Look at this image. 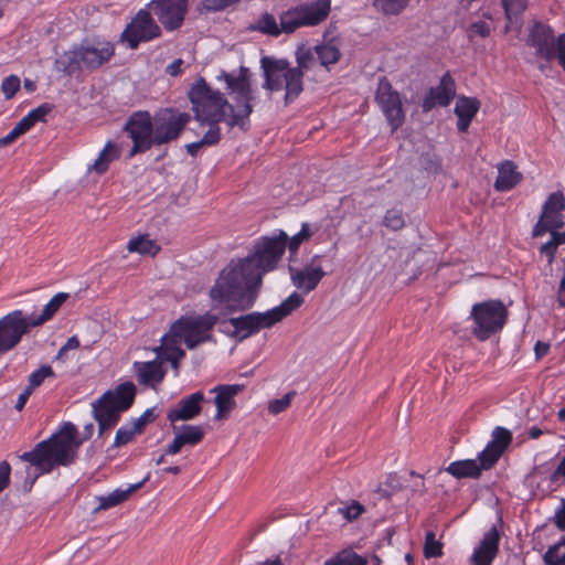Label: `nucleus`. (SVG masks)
<instances>
[{"label":"nucleus","instance_id":"nucleus-61","mask_svg":"<svg viewBox=\"0 0 565 565\" xmlns=\"http://www.w3.org/2000/svg\"><path fill=\"white\" fill-rule=\"evenodd\" d=\"M152 38H121L122 43L130 50H136L141 41H149Z\"/></svg>","mask_w":565,"mask_h":565},{"label":"nucleus","instance_id":"nucleus-50","mask_svg":"<svg viewBox=\"0 0 565 565\" xmlns=\"http://www.w3.org/2000/svg\"><path fill=\"white\" fill-rule=\"evenodd\" d=\"M364 511V507L358 501H352L349 505L338 508V513L341 514L345 521L358 519Z\"/></svg>","mask_w":565,"mask_h":565},{"label":"nucleus","instance_id":"nucleus-39","mask_svg":"<svg viewBox=\"0 0 565 565\" xmlns=\"http://www.w3.org/2000/svg\"><path fill=\"white\" fill-rule=\"evenodd\" d=\"M543 561L545 565H565V544H562V540L547 548Z\"/></svg>","mask_w":565,"mask_h":565},{"label":"nucleus","instance_id":"nucleus-30","mask_svg":"<svg viewBox=\"0 0 565 565\" xmlns=\"http://www.w3.org/2000/svg\"><path fill=\"white\" fill-rule=\"evenodd\" d=\"M446 472L451 475L452 477L457 479H465V478H479L482 473L478 461L475 459H465V460H457L451 463L445 469Z\"/></svg>","mask_w":565,"mask_h":565},{"label":"nucleus","instance_id":"nucleus-32","mask_svg":"<svg viewBox=\"0 0 565 565\" xmlns=\"http://www.w3.org/2000/svg\"><path fill=\"white\" fill-rule=\"evenodd\" d=\"M310 50L316 57V65L320 64L326 68H328L332 64H335L341 56L339 49L331 42L316 45L313 49Z\"/></svg>","mask_w":565,"mask_h":565},{"label":"nucleus","instance_id":"nucleus-45","mask_svg":"<svg viewBox=\"0 0 565 565\" xmlns=\"http://www.w3.org/2000/svg\"><path fill=\"white\" fill-rule=\"evenodd\" d=\"M424 555L426 558L440 557L443 555V544L436 540L435 533L429 531L425 536Z\"/></svg>","mask_w":565,"mask_h":565},{"label":"nucleus","instance_id":"nucleus-2","mask_svg":"<svg viewBox=\"0 0 565 565\" xmlns=\"http://www.w3.org/2000/svg\"><path fill=\"white\" fill-rule=\"evenodd\" d=\"M250 77L252 73L245 66L233 72L222 71L216 76L217 81L225 83V89L235 100L237 110L223 93L213 89L203 77H200L189 92L194 118L201 125L205 121L223 120L230 128L238 127L246 132L250 127L249 116L257 99Z\"/></svg>","mask_w":565,"mask_h":565},{"label":"nucleus","instance_id":"nucleus-43","mask_svg":"<svg viewBox=\"0 0 565 565\" xmlns=\"http://www.w3.org/2000/svg\"><path fill=\"white\" fill-rule=\"evenodd\" d=\"M409 0H374V7L384 14H398Z\"/></svg>","mask_w":565,"mask_h":565},{"label":"nucleus","instance_id":"nucleus-33","mask_svg":"<svg viewBox=\"0 0 565 565\" xmlns=\"http://www.w3.org/2000/svg\"><path fill=\"white\" fill-rule=\"evenodd\" d=\"M127 249L130 253L154 256L160 250V247L149 235H139L129 239Z\"/></svg>","mask_w":565,"mask_h":565},{"label":"nucleus","instance_id":"nucleus-20","mask_svg":"<svg viewBox=\"0 0 565 565\" xmlns=\"http://www.w3.org/2000/svg\"><path fill=\"white\" fill-rule=\"evenodd\" d=\"M204 394L199 391L181 398L178 404L168 411L167 418L171 424L191 420L202 411Z\"/></svg>","mask_w":565,"mask_h":565},{"label":"nucleus","instance_id":"nucleus-49","mask_svg":"<svg viewBox=\"0 0 565 565\" xmlns=\"http://www.w3.org/2000/svg\"><path fill=\"white\" fill-rule=\"evenodd\" d=\"M296 396L295 391H290L287 394H285L281 398L274 399L268 405V411L273 415H277L284 411H286L294 397Z\"/></svg>","mask_w":565,"mask_h":565},{"label":"nucleus","instance_id":"nucleus-46","mask_svg":"<svg viewBox=\"0 0 565 565\" xmlns=\"http://www.w3.org/2000/svg\"><path fill=\"white\" fill-rule=\"evenodd\" d=\"M139 434L135 427L128 422L116 431L114 447H121L130 443L135 436Z\"/></svg>","mask_w":565,"mask_h":565},{"label":"nucleus","instance_id":"nucleus-36","mask_svg":"<svg viewBox=\"0 0 565 565\" xmlns=\"http://www.w3.org/2000/svg\"><path fill=\"white\" fill-rule=\"evenodd\" d=\"M120 154V150L111 141H108L104 149L100 151L98 158L95 160L93 168L102 174L107 171L109 163L117 159Z\"/></svg>","mask_w":565,"mask_h":565},{"label":"nucleus","instance_id":"nucleus-5","mask_svg":"<svg viewBox=\"0 0 565 565\" xmlns=\"http://www.w3.org/2000/svg\"><path fill=\"white\" fill-rule=\"evenodd\" d=\"M330 8L331 0H313L297 6L280 15V29L274 15L265 12L256 22L250 23L246 30L267 35H279L280 32L292 33L300 26L321 23L329 15Z\"/></svg>","mask_w":565,"mask_h":565},{"label":"nucleus","instance_id":"nucleus-48","mask_svg":"<svg viewBox=\"0 0 565 565\" xmlns=\"http://www.w3.org/2000/svg\"><path fill=\"white\" fill-rule=\"evenodd\" d=\"M221 121H205L204 125L209 126L207 131L204 134L203 138L200 140L203 146H214L220 141L221 130L220 124Z\"/></svg>","mask_w":565,"mask_h":565},{"label":"nucleus","instance_id":"nucleus-47","mask_svg":"<svg viewBox=\"0 0 565 565\" xmlns=\"http://www.w3.org/2000/svg\"><path fill=\"white\" fill-rule=\"evenodd\" d=\"M21 87V81L17 75L6 77L1 83V92L7 100L11 99Z\"/></svg>","mask_w":565,"mask_h":565},{"label":"nucleus","instance_id":"nucleus-58","mask_svg":"<svg viewBox=\"0 0 565 565\" xmlns=\"http://www.w3.org/2000/svg\"><path fill=\"white\" fill-rule=\"evenodd\" d=\"M33 393V391H31L29 387H25L19 395L18 397V401L15 403V409L17 411H22L23 407L25 406L29 397L31 396V394Z\"/></svg>","mask_w":565,"mask_h":565},{"label":"nucleus","instance_id":"nucleus-13","mask_svg":"<svg viewBox=\"0 0 565 565\" xmlns=\"http://www.w3.org/2000/svg\"><path fill=\"white\" fill-rule=\"evenodd\" d=\"M31 320L21 310H13L0 319V353H7L14 349L34 327Z\"/></svg>","mask_w":565,"mask_h":565},{"label":"nucleus","instance_id":"nucleus-29","mask_svg":"<svg viewBox=\"0 0 565 565\" xmlns=\"http://www.w3.org/2000/svg\"><path fill=\"white\" fill-rule=\"evenodd\" d=\"M181 341L169 331L161 338V345L154 348L157 355L162 359L161 361L175 362L182 360L185 356V352L180 348Z\"/></svg>","mask_w":565,"mask_h":565},{"label":"nucleus","instance_id":"nucleus-3","mask_svg":"<svg viewBox=\"0 0 565 565\" xmlns=\"http://www.w3.org/2000/svg\"><path fill=\"white\" fill-rule=\"evenodd\" d=\"M93 433L94 424L88 423L84 426L83 438H79L76 426L71 422L64 423L57 433L39 443L33 450L22 454L20 459L35 468V477L50 473L55 467L74 463L78 448Z\"/></svg>","mask_w":565,"mask_h":565},{"label":"nucleus","instance_id":"nucleus-64","mask_svg":"<svg viewBox=\"0 0 565 565\" xmlns=\"http://www.w3.org/2000/svg\"><path fill=\"white\" fill-rule=\"evenodd\" d=\"M535 354L537 358H542L544 356L545 354H547L548 350H550V345L547 343H543L541 341H537L536 344H535Z\"/></svg>","mask_w":565,"mask_h":565},{"label":"nucleus","instance_id":"nucleus-54","mask_svg":"<svg viewBox=\"0 0 565 565\" xmlns=\"http://www.w3.org/2000/svg\"><path fill=\"white\" fill-rule=\"evenodd\" d=\"M546 233H550L552 235V228L548 225V223H547V221L545 218V215L541 214L539 221L536 222V224L533 227L532 236L533 237H541V236H543Z\"/></svg>","mask_w":565,"mask_h":565},{"label":"nucleus","instance_id":"nucleus-28","mask_svg":"<svg viewBox=\"0 0 565 565\" xmlns=\"http://www.w3.org/2000/svg\"><path fill=\"white\" fill-rule=\"evenodd\" d=\"M505 17V32H516L521 31L522 26V13L526 9L527 0H501Z\"/></svg>","mask_w":565,"mask_h":565},{"label":"nucleus","instance_id":"nucleus-17","mask_svg":"<svg viewBox=\"0 0 565 565\" xmlns=\"http://www.w3.org/2000/svg\"><path fill=\"white\" fill-rule=\"evenodd\" d=\"M500 539V532L494 524L483 534L479 544L473 548L469 557V564L491 565L499 553Z\"/></svg>","mask_w":565,"mask_h":565},{"label":"nucleus","instance_id":"nucleus-53","mask_svg":"<svg viewBox=\"0 0 565 565\" xmlns=\"http://www.w3.org/2000/svg\"><path fill=\"white\" fill-rule=\"evenodd\" d=\"M11 466L8 461H0V493L10 484Z\"/></svg>","mask_w":565,"mask_h":565},{"label":"nucleus","instance_id":"nucleus-18","mask_svg":"<svg viewBox=\"0 0 565 565\" xmlns=\"http://www.w3.org/2000/svg\"><path fill=\"white\" fill-rule=\"evenodd\" d=\"M456 85L454 78L446 73L436 87H431L425 96L422 107L424 111H430L435 106L446 107L454 99Z\"/></svg>","mask_w":565,"mask_h":565},{"label":"nucleus","instance_id":"nucleus-42","mask_svg":"<svg viewBox=\"0 0 565 565\" xmlns=\"http://www.w3.org/2000/svg\"><path fill=\"white\" fill-rule=\"evenodd\" d=\"M565 210V198L562 192H553L543 204L542 214L547 216L551 213H558Z\"/></svg>","mask_w":565,"mask_h":565},{"label":"nucleus","instance_id":"nucleus-51","mask_svg":"<svg viewBox=\"0 0 565 565\" xmlns=\"http://www.w3.org/2000/svg\"><path fill=\"white\" fill-rule=\"evenodd\" d=\"M311 236V230L308 223H302L301 230L295 234L289 241L288 248L291 253H296L300 244Z\"/></svg>","mask_w":565,"mask_h":565},{"label":"nucleus","instance_id":"nucleus-1","mask_svg":"<svg viewBox=\"0 0 565 565\" xmlns=\"http://www.w3.org/2000/svg\"><path fill=\"white\" fill-rule=\"evenodd\" d=\"M287 239L284 232L279 237L257 239L246 257L232 260L222 269L210 289L211 299L225 305L231 312L250 309L258 298L264 275L274 270L282 257Z\"/></svg>","mask_w":565,"mask_h":565},{"label":"nucleus","instance_id":"nucleus-14","mask_svg":"<svg viewBox=\"0 0 565 565\" xmlns=\"http://www.w3.org/2000/svg\"><path fill=\"white\" fill-rule=\"evenodd\" d=\"M375 100L392 127V131L398 129L404 122L405 114L399 94L393 89L386 77L379 81Z\"/></svg>","mask_w":565,"mask_h":565},{"label":"nucleus","instance_id":"nucleus-56","mask_svg":"<svg viewBox=\"0 0 565 565\" xmlns=\"http://www.w3.org/2000/svg\"><path fill=\"white\" fill-rule=\"evenodd\" d=\"M183 64V60L182 58H177L174 60L171 64H169L167 67H166V73L170 76H179L182 74V66Z\"/></svg>","mask_w":565,"mask_h":565},{"label":"nucleus","instance_id":"nucleus-40","mask_svg":"<svg viewBox=\"0 0 565 565\" xmlns=\"http://www.w3.org/2000/svg\"><path fill=\"white\" fill-rule=\"evenodd\" d=\"M383 225L391 231H399L405 226V218L402 210L390 209L383 217Z\"/></svg>","mask_w":565,"mask_h":565},{"label":"nucleus","instance_id":"nucleus-15","mask_svg":"<svg viewBox=\"0 0 565 565\" xmlns=\"http://www.w3.org/2000/svg\"><path fill=\"white\" fill-rule=\"evenodd\" d=\"M147 8L157 17L167 32L177 31L183 23L188 0H151Z\"/></svg>","mask_w":565,"mask_h":565},{"label":"nucleus","instance_id":"nucleus-4","mask_svg":"<svg viewBox=\"0 0 565 565\" xmlns=\"http://www.w3.org/2000/svg\"><path fill=\"white\" fill-rule=\"evenodd\" d=\"M297 66L285 58L263 56L260 65L265 82L263 87L269 92L285 89V104L292 103L303 90V75L316 66V57L310 49L300 45L296 51Z\"/></svg>","mask_w":565,"mask_h":565},{"label":"nucleus","instance_id":"nucleus-63","mask_svg":"<svg viewBox=\"0 0 565 565\" xmlns=\"http://www.w3.org/2000/svg\"><path fill=\"white\" fill-rule=\"evenodd\" d=\"M129 423L135 427V429L140 434L142 433L145 426L150 423L146 416H139L138 418H134L129 420Z\"/></svg>","mask_w":565,"mask_h":565},{"label":"nucleus","instance_id":"nucleus-62","mask_svg":"<svg viewBox=\"0 0 565 565\" xmlns=\"http://www.w3.org/2000/svg\"><path fill=\"white\" fill-rule=\"evenodd\" d=\"M129 423L135 427V429L140 434L142 433L145 426L150 423L146 416H139L138 418H134L129 420Z\"/></svg>","mask_w":565,"mask_h":565},{"label":"nucleus","instance_id":"nucleus-59","mask_svg":"<svg viewBox=\"0 0 565 565\" xmlns=\"http://www.w3.org/2000/svg\"><path fill=\"white\" fill-rule=\"evenodd\" d=\"M555 524L559 530L565 531V500L562 501V508L555 513Z\"/></svg>","mask_w":565,"mask_h":565},{"label":"nucleus","instance_id":"nucleus-34","mask_svg":"<svg viewBox=\"0 0 565 565\" xmlns=\"http://www.w3.org/2000/svg\"><path fill=\"white\" fill-rule=\"evenodd\" d=\"M366 557L356 554L352 548H343L324 562V565H366Z\"/></svg>","mask_w":565,"mask_h":565},{"label":"nucleus","instance_id":"nucleus-44","mask_svg":"<svg viewBox=\"0 0 565 565\" xmlns=\"http://www.w3.org/2000/svg\"><path fill=\"white\" fill-rule=\"evenodd\" d=\"M47 377H51V379L55 377V373L50 365H43L39 370H36L30 374L29 383H28L26 387H29L31 391H34Z\"/></svg>","mask_w":565,"mask_h":565},{"label":"nucleus","instance_id":"nucleus-16","mask_svg":"<svg viewBox=\"0 0 565 565\" xmlns=\"http://www.w3.org/2000/svg\"><path fill=\"white\" fill-rule=\"evenodd\" d=\"M526 45L535 50V55L545 61L539 68L544 72L548 63L557 61L565 71V38H526Z\"/></svg>","mask_w":565,"mask_h":565},{"label":"nucleus","instance_id":"nucleus-60","mask_svg":"<svg viewBox=\"0 0 565 565\" xmlns=\"http://www.w3.org/2000/svg\"><path fill=\"white\" fill-rule=\"evenodd\" d=\"M561 477L565 479V455L564 458L561 460L557 468L551 473L550 480L552 482L557 481Z\"/></svg>","mask_w":565,"mask_h":565},{"label":"nucleus","instance_id":"nucleus-23","mask_svg":"<svg viewBox=\"0 0 565 565\" xmlns=\"http://www.w3.org/2000/svg\"><path fill=\"white\" fill-rule=\"evenodd\" d=\"M292 284L305 292H310L324 277L326 273L321 266L308 265L302 269L289 267Z\"/></svg>","mask_w":565,"mask_h":565},{"label":"nucleus","instance_id":"nucleus-12","mask_svg":"<svg viewBox=\"0 0 565 565\" xmlns=\"http://www.w3.org/2000/svg\"><path fill=\"white\" fill-rule=\"evenodd\" d=\"M124 131L132 140L129 157L143 153L154 146L152 116L147 110L132 113L124 126Z\"/></svg>","mask_w":565,"mask_h":565},{"label":"nucleus","instance_id":"nucleus-26","mask_svg":"<svg viewBox=\"0 0 565 565\" xmlns=\"http://www.w3.org/2000/svg\"><path fill=\"white\" fill-rule=\"evenodd\" d=\"M146 480L147 479L135 484H130L126 489L118 488L107 495L98 497V505L93 510V513H97L102 510H108L125 502L130 497V494L143 486Z\"/></svg>","mask_w":565,"mask_h":565},{"label":"nucleus","instance_id":"nucleus-55","mask_svg":"<svg viewBox=\"0 0 565 565\" xmlns=\"http://www.w3.org/2000/svg\"><path fill=\"white\" fill-rule=\"evenodd\" d=\"M548 225L551 226L552 231H557L558 228L564 226V217L562 215V212L558 213H551L547 216H545Z\"/></svg>","mask_w":565,"mask_h":565},{"label":"nucleus","instance_id":"nucleus-6","mask_svg":"<svg viewBox=\"0 0 565 565\" xmlns=\"http://www.w3.org/2000/svg\"><path fill=\"white\" fill-rule=\"evenodd\" d=\"M114 54L115 47L108 41H84L60 55L55 61V67L67 76H78L84 70L99 68L108 63Z\"/></svg>","mask_w":565,"mask_h":565},{"label":"nucleus","instance_id":"nucleus-7","mask_svg":"<svg viewBox=\"0 0 565 565\" xmlns=\"http://www.w3.org/2000/svg\"><path fill=\"white\" fill-rule=\"evenodd\" d=\"M302 303L303 297L298 292H292L279 306L270 310L231 318L228 322L234 328L233 335L244 340L259 332L262 329L271 328L298 309Z\"/></svg>","mask_w":565,"mask_h":565},{"label":"nucleus","instance_id":"nucleus-25","mask_svg":"<svg viewBox=\"0 0 565 565\" xmlns=\"http://www.w3.org/2000/svg\"><path fill=\"white\" fill-rule=\"evenodd\" d=\"M480 107V103L477 98L472 97H459L456 106L455 114L458 117L457 128L460 132H466L477 115Z\"/></svg>","mask_w":565,"mask_h":565},{"label":"nucleus","instance_id":"nucleus-22","mask_svg":"<svg viewBox=\"0 0 565 565\" xmlns=\"http://www.w3.org/2000/svg\"><path fill=\"white\" fill-rule=\"evenodd\" d=\"M151 13L148 8L139 10L120 35H161V29Z\"/></svg>","mask_w":565,"mask_h":565},{"label":"nucleus","instance_id":"nucleus-11","mask_svg":"<svg viewBox=\"0 0 565 565\" xmlns=\"http://www.w3.org/2000/svg\"><path fill=\"white\" fill-rule=\"evenodd\" d=\"M191 116L172 108L159 110L152 117L154 146H162L179 138Z\"/></svg>","mask_w":565,"mask_h":565},{"label":"nucleus","instance_id":"nucleus-52","mask_svg":"<svg viewBox=\"0 0 565 565\" xmlns=\"http://www.w3.org/2000/svg\"><path fill=\"white\" fill-rule=\"evenodd\" d=\"M529 35H552L553 30L550 25L541 22V21H532L529 25Z\"/></svg>","mask_w":565,"mask_h":565},{"label":"nucleus","instance_id":"nucleus-21","mask_svg":"<svg viewBox=\"0 0 565 565\" xmlns=\"http://www.w3.org/2000/svg\"><path fill=\"white\" fill-rule=\"evenodd\" d=\"M132 369L139 384L154 390L162 383L167 374L163 362L157 359L147 362L137 361L134 363Z\"/></svg>","mask_w":565,"mask_h":565},{"label":"nucleus","instance_id":"nucleus-8","mask_svg":"<svg viewBox=\"0 0 565 565\" xmlns=\"http://www.w3.org/2000/svg\"><path fill=\"white\" fill-rule=\"evenodd\" d=\"M135 396V384L132 382H125L115 390L105 392L92 404L93 416L98 423L100 435L118 423L120 414L129 409L134 404Z\"/></svg>","mask_w":565,"mask_h":565},{"label":"nucleus","instance_id":"nucleus-19","mask_svg":"<svg viewBox=\"0 0 565 565\" xmlns=\"http://www.w3.org/2000/svg\"><path fill=\"white\" fill-rule=\"evenodd\" d=\"M174 438L172 443L166 448L164 455H177L184 446L194 447L199 445L204 438V429L200 425H182L181 427L173 426Z\"/></svg>","mask_w":565,"mask_h":565},{"label":"nucleus","instance_id":"nucleus-24","mask_svg":"<svg viewBox=\"0 0 565 565\" xmlns=\"http://www.w3.org/2000/svg\"><path fill=\"white\" fill-rule=\"evenodd\" d=\"M243 385H218L212 390L216 392L215 405H216V418H222L235 406L234 397L243 390Z\"/></svg>","mask_w":565,"mask_h":565},{"label":"nucleus","instance_id":"nucleus-9","mask_svg":"<svg viewBox=\"0 0 565 565\" xmlns=\"http://www.w3.org/2000/svg\"><path fill=\"white\" fill-rule=\"evenodd\" d=\"M470 318L473 321L471 333L479 341H486L502 330L508 320V309L501 300L491 299L475 303Z\"/></svg>","mask_w":565,"mask_h":565},{"label":"nucleus","instance_id":"nucleus-35","mask_svg":"<svg viewBox=\"0 0 565 565\" xmlns=\"http://www.w3.org/2000/svg\"><path fill=\"white\" fill-rule=\"evenodd\" d=\"M53 105L44 103L39 107L30 110L24 117L18 122L22 129L28 132L36 122L45 121V117L52 111Z\"/></svg>","mask_w":565,"mask_h":565},{"label":"nucleus","instance_id":"nucleus-41","mask_svg":"<svg viewBox=\"0 0 565 565\" xmlns=\"http://www.w3.org/2000/svg\"><path fill=\"white\" fill-rule=\"evenodd\" d=\"M491 437L492 438L488 444L495 446L502 452H504L512 441V433L501 426L493 429Z\"/></svg>","mask_w":565,"mask_h":565},{"label":"nucleus","instance_id":"nucleus-37","mask_svg":"<svg viewBox=\"0 0 565 565\" xmlns=\"http://www.w3.org/2000/svg\"><path fill=\"white\" fill-rule=\"evenodd\" d=\"M562 244H565V231L562 233L552 231L551 239L540 247V253L546 256L548 265H552L555 260L557 247Z\"/></svg>","mask_w":565,"mask_h":565},{"label":"nucleus","instance_id":"nucleus-10","mask_svg":"<svg viewBox=\"0 0 565 565\" xmlns=\"http://www.w3.org/2000/svg\"><path fill=\"white\" fill-rule=\"evenodd\" d=\"M218 317L206 313L196 317H181L170 328L172 337L183 341L188 349L193 350L198 345L212 339L211 330L217 323Z\"/></svg>","mask_w":565,"mask_h":565},{"label":"nucleus","instance_id":"nucleus-31","mask_svg":"<svg viewBox=\"0 0 565 565\" xmlns=\"http://www.w3.org/2000/svg\"><path fill=\"white\" fill-rule=\"evenodd\" d=\"M68 297L70 295L67 292H58L53 296V298L44 306L40 316H35L34 313L29 316L31 320L30 323L34 327H38L52 319L61 306L68 299Z\"/></svg>","mask_w":565,"mask_h":565},{"label":"nucleus","instance_id":"nucleus-27","mask_svg":"<svg viewBox=\"0 0 565 565\" xmlns=\"http://www.w3.org/2000/svg\"><path fill=\"white\" fill-rule=\"evenodd\" d=\"M522 175L516 170V166L512 161H504L498 168V177L494 182V188L498 191L504 192L513 189L521 182Z\"/></svg>","mask_w":565,"mask_h":565},{"label":"nucleus","instance_id":"nucleus-57","mask_svg":"<svg viewBox=\"0 0 565 565\" xmlns=\"http://www.w3.org/2000/svg\"><path fill=\"white\" fill-rule=\"evenodd\" d=\"M79 347V340L77 337L73 335L67 339L66 343L60 349L57 353V358H61L66 351L75 350Z\"/></svg>","mask_w":565,"mask_h":565},{"label":"nucleus","instance_id":"nucleus-38","mask_svg":"<svg viewBox=\"0 0 565 565\" xmlns=\"http://www.w3.org/2000/svg\"><path fill=\"white\" fill-rule=\"evenodd\" d=\"M502 455L503 452L495 446L488 444L486 448L479 452L476 460L478 461L481 471L489 470L498 462Z\"/></svg>","mask_w":565,"mask_h":565}]
</instances>
